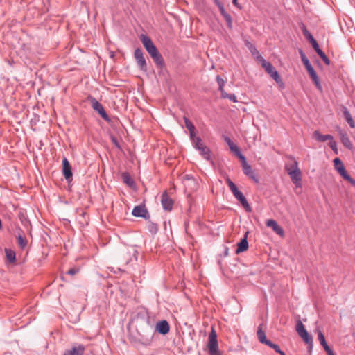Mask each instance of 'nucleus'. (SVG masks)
<instances>
[{"instance_id":"obj_1","label":"nucleus","mask_w":355,"mask_h":355,"mask_svg":"<svg viewBox=\"0 0 355 355\" xmlns=\"http://www.w3.org/2000/svg\"><path fill=\"white\" fill-rule=\"evenodd\" d=\"M140 39L146 50L153 59L155 64L159 67H163L164 64L163 58L153 43L151 39L144 34L141 35Z\"/></svg>"},{"instance_id":"obj_2","label":"nucleus","mask_w":355,"mask_h":355,"mask_svg":"<svg viewBox=\"0 0 355 355\" xmlns=\"http://www.w3.org/2000/svg\"><path fill=\"white\" fill-rule=\"evenodd\" d=\"M301 29L304 37L308 40L310 44L312 45L314 50L316 51L318 55L321 58V59L326 63L327 64H329L330 60L325 55V53L320 49L317 41L313 38V35L310 33V32L306 29L304 24H302Z\"/></svg>"},{"instance_id":"obj_3","label":"nucleus","mask_w":355,"mask_h":355,"mask_svg":"<svg viewBox=\"0 0 355 355\" xmlns=\"http://www.w3.org/2000/svg\"><path fill=\"white\" fill-rule=\"evenodd\" d=\"M334 169L339 173V175L352 186L355 187V180H354L346 170L343 163L339 158L334 159Z\"/></svg>"},{"instance_id":"obj_4","label":"nucleus","mask_w":355,"mask_h":355,"mask_svg":"<svg viewBox=\"0 0 355 355\" xmlns=\"http://www.w3.org/2000/svg\"><path fill=\"white\" fill-rule=\"evenodd\" d=\"M295 330L298 335L308 345L309 349L311 350L313 347L312 336L307 332L303 323L300 320L297 322L295 325Z\"/></svg>"},{"instance_id":"obj_5","label":"nucleus","mask_w":355,"mask_h":355,"mask_svg":"<svg viewBox=\"0 0 355 355\" xmlns=\"http://www.w3.org/2000/svg\"><path fill=\"white\" fill-rule=\"evenodd\" d=\"M208 348L209 355H222L221 352L218 350L217 334L213 328L209 334Z\"/></svg>"},{"instance_id":"obj_6","label":"nucleus","mask_w":355,"mask_h":355,"mask_svg":"<svg viewBox=\"0 0 355 355\" xmlns=\"http://www.w3.org/2000/svg\"><path fill=\"white\" fill-rule=\"evenodd\" d=\"M262 67L277 84L280 85L282 87H284V83L279 73L270 62H264Z\"/></svg>"},{"instance_id":"obj_7","label":"nucleus","mask_w":355,"mask_h":355,"mask_svg":"<svg viewBox=\"0 0 355 355\" xmlns=\"http://www.w3.org/2000/svg\"><path fill=\"white\" fill-rule=\"evenodd\" d=\"M89 101H90L92 107L96 111L105 121H110V119L105 111L103 106L95 98L89 96Z\"/></svg>"},{"instance_id":"obj_8","label":"nucleus","mask_w":355,"mask_h":355,"mask_svg":"<svg viewBox=\"0 0 355 355\" xmlns=\"http://www.w3.org/2000/svg\"><path fill=\"white\" fill-rule=\"evenodd\" d=\"M240 160L242 162V168L244 174L250 178L254 182L258 183L259 182V179L252 170L251 166L247 163L245 157H244V159Z\"/></svg>"},{"instance_id":"obj_9","label":"nucleus","mask_w":355,"mask_h":355,"mask_svg":"<svg viewBox=\"0 0 355 355\" xmlns=\"http://www.w3.org/2000/svg\"><path fill=\"white\" fill-rule=\"evenodd\" d=\"M134 55L139 69L144 71H146L147 64L144 56L143 51L139 48H137L135 51Z\"/></svg>"},{"instance_id":"obj_10","label":"nucleus","mask_w":355,"mask_h":355,"mask_svg":"<svg viewBox=\"0 0 355 355\" xmlns=\"http://www.w3.org/2000/svg\"><path fill=\"white\" fill-rule=\"evenodd\" d=\"M62 173L68 182H71L72 181L73 173L71 171V167L66 157L62 159Z\"/></svg>"},{"instance_id":"obj_11","label":"nucleus","mask_w":355,"mask_h":355,"mask_svg":"<svg viewBox=\"0 0 355 355\" xmlns=\"http://www.w3.org/2000/svg\"><path fill=\"white\" fill-rule=\"evenodd\" d=\"M85 347L83 345L79 344L73 346L69 349L66 350L63 355H84Z\"/></svg>"},{"instance_id":"obj_12","label":"nucleus","mask_w":355,"mask_h":355,"mask_svg":"<svg viewBox=\"0 0 355 355\" xmlns=\"http://www.w3.org/2000/svg\"><path fill=\"white\" fill-rule=\"evenodd\" d=\"M132 214L136 217L148 218L149 217L148 211L144 205L135 206L132 209Z\"/></svg>"},{"instance_id":"obj_13","label":"nucleus","mask_w":355,"mask_h":355,"mask_svg":"<svg viewBox=\"0 0 355 355\" xmlns=\"http://www.w3.org/2000/svg\"><path fill=\"white\" fill-rule=\"evenodd\" d=\"M289 176L296 187H302V173L300 170H295L289 172Z\"/></svg>"},{"instance_id":"obj_14","label":"nucleus","mask_w":355,"mask_h":355,"mask_svg":"<svg viewBox=\"0 0 355 355\" xmlns=\"http://www.w3.org/2000/svg\"><path fill=\"white\" fill-rule=\"evenodd\" d=\"M338 132L340 139L342 144L344 145V146L348 149H352L353 145L347 132L340 128H338Z\"/></svg>"},{"instance_id":"obj_15","label":"nucleus","mask_w":355,"mask_h":355,"mask_svg":"<svg viewBox=\"0 0 355 355\" xmlns=\"http://www.w3.org/2000/svg\"><path fill=\"white\" fill-rule=\"evenodd\" d=\"M338 116L343 117L352 128H355V122L346 107H341L340 111L338 112Z\"/></svg>"},{"instance_id":"obj_16","label":"nucleus","mask_w":355,"mask_h":355,"mask_svg":"<svg viewBox=\"0 0 355 355\" xmlns=\"http://www.w3.org/2000/svg\"><path fill=\"white\" fill-rule=\"evenodd\" d=\"M161 202L164 210H172L173 201L171 198H169L168 193L166 191L162 195Z\"/></svg>"},{"instance_id":"obj_17","label":"nucleus","mask_w":355,"mask_h":355,"mask_svg":"<svg viewBox=\"0 0 355 355\" xmlns=\"http://www.w3.org/2000/svg\"><path fill=\"white\" fill-rule=\"evenodd\" d=\"M266 225L268 227H271L272 230L278 235L283 236L284 232L282 227L273 219H269L266 221Z\"/></svg>"},{"instance_id":"obj_18","label":"nucleus","mask_w":355,"mask_h":355,"mask_svg":"<svg viewBox=\"0 0 355 355\" xmlns=\"http://www.w3.org/2000/svg\"><path fill=\"white\" fill-rule=\"evenodd\" d=\"M315 139L319 141L324 142L327 140H329V146L333 149V137L331 135H322L318 131H315L313 133Z\"/></svg>"},{"instance_id":"obj_19","label":"nucleus","mask_w":355,"mask_h":355,"mask_svg":"<svg viewBox=\"0 0 355 355\" xmlns=\"http://www.w3.org/2000/svg\"><path fill=\"white\" fill-rule=\"evenodd\" d=\"M156 331L161 334L165 335L169 332L170 326L166 320H162L156 324Z\"/></svg>"},{"instance_id":"obj_20","label":"nucleus","mask_w":355,"mask_h":355,"mask_svg":"<svg viewBox=\"0 0 355 355\" xmlns=\"http://www.w3.org/2000/svg\"><path fill=\"white\" fill-rule=\"evenodd\" d=\"M225 142L228 144L230 150L234 153V154L240 159H244V155L241 153L240 149L239 147L234 144L230 138L225 137Z\"/></svg>"},{"instance_id":"obj_21","label":"nucleus","mask_w":355,"mask_h":355,"mask_svg":"<svg viewBox=\"0 0 355 355\" xmlns=\"http://www.w3.org/2000/svg\"><path fill=\"white\" fill-rule=\"evenodd\" d=\"M234 196L241 202V204L245 208L246 211L250 212L252 211V209H251L247 199L243 196L242 192H241L239 191L238 193H236Z\"/></svg>"},{"instance_id":"obj_22","label":"nucleus","mask_w":355,"mask_h":355,"mask_svg":"<svg viewBox=\"0 0 355 355\" xmlns=\"http://www.w3.org/2000/svg\"><path fill=\"white\" fill-rule=\"evenodd\" d=\"M248 235V232L245 233L244 237L241 239L240 242L238 243V247L236 249V253L239 254L240 252H243L248 250V242L247 240Z\"/></svg>"},{"instance_id":"obj_23","label":"nucleus","mask_w":355,"mask_h":355,"mask_svg":"<svg viewBox=\"0 0 355 355\" xmlns=\"http://www.w3.org/2000/svg\"><path fill=\"white\" fill-rule=\"evenodd\" d=\"M318 340L320 341L321 345H322L325 351L327 352L328 355H333V350L327 345L325 340L324 336L321 331H319L318 333Z\"/></svg>"},{"instance_id":"obj_24","label":"nucleus","mask_w":355,"mask_h":355,"mask_svg":"<svg viewBox=\"0 0 355 355\" xmlns=\"http://www.w3.org/2000/svg\"><path fill=\"white\" fill-rule=\"evenodd\" d=\"M307 71H308V73H309L310 78L312 79V80L315 83L316 87L318 89L321 90L322 87H321V85L320 83V80H319V78L318 77V75H317L316 72L315 71L313 67H311V69H309V70H307Z\"/></svg>"},{"instance_id":"obj_25","label":"nucleus","mask_w":355,"mask_h":355,"mask_svg":"<svg viewBox=\"0 0 355 355\" xmlns=\"http://www.w3.org/2000/svg\"><path fill=\"white\" fill-rule=\"evenodd\" d=\"M258 340L260 343H263L265 345H268V342L270 340L266 338V336L265 332L263 331L262 324H260L258 327L257 332Z\"/></svg>"},{"instance_id":"obj_26","label":"nucleus","mask_w":355,"mask_h":355,"mask_svg":"<svg viewBox=\"0 0 355 355\" xmlns=\"http://www.w3.org/2000/svg\"><path fill=\"white\" fill-rule=\"evenodd\" d=\"M290 159L291 162L290 164H286L285 166V170L288 174H289L290 171L300 170L297 162L292 157H290Z\"/></svg>"},{"instance_id":"obj_27","label":"nucleus","mask_w":355,"mask_h":355,"mask_svg":"<svg viewBox=\"0 0 355 355\" xmlns=\"http://www.w3.org/2000/svg\"><path fill=\"white\" fill-rule=\"evenodd\" d=\"M184 120L185 126L189 132L190 137H194V135H196V128H195L194 125L187 117H184Z\"/></svg>"},{"instance_id":"obj_28","label":"nucleus","mask_w":355,"mask_h":355,"mask_svg":"<svg viewBox=\"0 0 355 355\" xmlns=\"http://www.w3.org/2000/svg\"><path fill=\"white\" fill-rule=\"evenodd\" d=\"M190 139L192 141V144H193L194 148L197 150H199L200 148H201L202 147L205 146L204 144V143L202 142L201 138L199 137H197L196 135H195L194 137H190Z\"/></svg>"},{"instance_id":"obj_29","label":"nucleus","mask_w":355,"mask_h":355,"mask_svg":"<svg viewBox=\"0 0 355 355\" xmlns=\"http://www.w3.org/2000/svg\"><path fill=\"white\" fill-rule=\"evenodd\" d=\"M121 176H122V180L125 184H126L129 187H132L134 185V184H135L134 180H132L130 175L128 173H127V172L123 173Z\"/></svg>"},{"instance_id":"obj_30","label":"nucleus","mask_w":355,"mask_h":355,"mask_svg":"<svg viewBox=\"0 0 355 355\" xmlns=\"http://www.w3.org/2000/svg\"><path fill=\"white\" fill-rule=\"evenodd\" d=\"M200 151V155L207 160H209L211 158L210 156V150L206 146H204L198 150Z\"/></svg>"},{"instance_id":"obj_31","label":"nucleus","mask_w":355,"mask_h":355,"mask_svg":"<svg viewBox=\"0 0 355 355\" xmlns=\"http://www.w3.org/2000/svg\"><path fill=\"white\" fill-rule=\"evenodd\" d=\"M6 254L8 260L10 262L15 261V252L10 249H6Z\"/></svg>"},{"instance_id":"obj_32","label":"nucleus","mask_w":355,"mask_h":355,"mask_svg":"<svg viewBox=\"0 0 355 355\" xmlns=\"http://www.w3.org/2000/svg\"><path fill=\"white\" fill-rule=\"evenodd\" d=\"M267 345L268 347H271L272 349H273L277 353L280 354V355H286V354L283 351L281 350V349L278 345L274 344L271 341H270V342H268Z\"/></svg>"},{"instance_id":"obj_33","label":"nucleus","mask_w":355,"mask_h":355,"mask_svg":"<svg viewBox=\"0 0 355 355\" xmlns=\"http://www.w3.org/2000/svg\"><path fill=\"white\" fill-rule=\"evenodd\" d=\"M148 229L150 233L156 234L158 230V227L156 223L149 222L148 224Z\"/></svg>"},{"instance_id":"obj_34","label":"nucleus","mask_w":355,"mask_h":355,"mask_svg":"<svg viewBox=\"0 0 355 355\" xmlns=\"http://www.w3.org/2000/svg\"><path fill=\"white\" fill-rule=\"evenodd\" d=\"M224 19L226 21L227 26L229 28H232V18L230 14H226L224 16H223Z\"/></svg>"},{"instance_id":"obj_35","label":"nucleus","mask_w":355,"mask_h":355,"mask_svg":"<svg viewBox=\"0 0 355 355\" xmlns=\"http://www.w3.org/2000/svg\"><path fill=\"white\" fill-rule=\"evenodd\" d=\"M18 244L21 248H24L27 245V240L22 236L19 235L17 237Z\"/></svg>"},{"instance_id":"obj_36","label":"nucleus","mask_w":355,"mask_h":355,"mask_svg":"<svg viewBox=\"0 0 355 355\" xmlns=\"http://www.w3.org/2000/svg\"><path fill=\"white\" fill-rule=\"evenodd\" d=\"M299 53H300V57H301V60H302V62L303 63V64L305 66L306 64H308L309 63H310L309 59L307 58V57L305 55V54L304 53V52L302 51V50H300L299 51Z\"/></svg>"},{"instance_id":"obj_37","label":"nucleus","mask_w":355,"mask_h":355,"mask_svg":"<svg viewBox=\"0 0 355 355\" xmlns=\"http://www.w3.org/2000/svg\"><path fill=\"white\" fill-rule=\"evenodd\" d=\"M216 81H217V83L218 85V89L219 90H222V88H223V87L225 85L224 80L222 78H220V76H217Z\"/></svg>"},{"instance_id":"obj_38","label":"nucleus","mask_w":355,"mask_h":355,"mask_svg":"<svg viewBox=\"0 0 355 355\" xmlns=\"http://www.w3.org/2000/svg\"><path fill=\"white\" fill-rule=\"evenodd\" d=\"M79 270L78 268H72L67 271V274L69 275H74L78 273Z\"/></svg>"},{"instance_id":"obj_39","label":"nucleus","mask_w":355,"mask_h":355,"mask_svg":"<svg viewBox=\"0 0 355 355\" xmlns=\"http://www.w3.org/2000/svg\"><path fill=\"white\" fill-rule=\"evenodd\" d=\"M257 60L261 63V66H263L264 62H268L261 55L258 54L257 56Z\"/></svg>"},{"instance_id":"obj_40","label":"nucleus","mask_w":355,"mask_h":355,"mask_svg":"<svg viewBox=\"0 0 355 355\" xmlns=\"http://www.w3.org/2000/svg\"><path fill=\"white\" fill-rule=\"evenodd\" d=\"M227 98L230 99V101H232L234 103L238 101L236 99V96L234 94H228Z\"/></svg>"},{"instance_id":"obj_41","label":"nucleus","mask_w":355,"mask_h":355,"mask_svg":"<svg viewBox=\"0 0 355 355\" xmlns=\"http://www.w3.org/2000/svg\"><path fill=\"white\" fill-rule=\"evenodd\" d=\"M226 182H227V184L230 189L236 187V184L230 178H227Z\"/></svg>"},{"instance_id":"obj_42","label":"nucleus","mask_w":355,"mask_h":355,"mask_svg":"<svg viewBox=\"0 0 355 355\" xmlns=\"http://www.w3.org/2000/svg\"><path fill=\"white\" fill-rule=\"evenodd\" d=\"M218 9L222 16H224L225 15L227 14V12L225 10L224 5L222 7L219 8Z\"/></svg>"},{"instance_id":"obj_43","label":"nucleus","mask_w":355,"mask_h":355,"mask_svg":"<svg viewBox=\"0 0 355 355\" xmlns=\"http://www.w3.org/2000/svg\"><path fill=\"white\" fill-rule=\"evenodd\" d=\"M249 49L252 54H254L255 53L259 54V52L257 51L256 48L254 46H252V44H250V46H249Z\"/></svg>"},{"instance_id":"obj_44","label":"nucleus","mask_w":355,"mask_h":355,"mask_svg":"<svg viewBox=\"0 0 355 355\" xmlns=\"http://www.w3.org/2000/svg\"><path fill=\"white\" fill-rule=\"evenodd\" d=\"M219 91L221 92V97L223 98H227L228 94L225 92L223 88H222V90H219Z\"/></svg>"},{"instance_id":"obj_45","label":"nucleus","mask_w":355,"mask_h":355,"mask_svg":"<svg viewBox=\"0 0 355 355\" xmlns=\"http://www.w3.org/2000/svg\"><path fill=\"white\" fill-rule=\"evenodd\" d=\"M214 2L218 6V8L224 5L220 0H214Z\"/></svg>"},{"instance_id":"obj_46","label":"nucleus","mask_w":355,"mask_h":355,"mask_svg":"<svg viewBox=\"0 0 355 355\" xmlns=\"http://www.w3.org/2000/svg\"><path fill=\"white\" fill-rule=\"evenodd\" d=\"M230 191H232V194L234 196L236 193H238L239 191V190L238 189L237 187H234V188H232L230 189Z\"/></svg>"},{"instance_id":"obj_47","label":"nucleus","mask_w":355,"mask_h":355,"mask_svg":"<svg viewBox=\"0 0 355 355\" xmlns=\"http://www.w3.org/2000/svg\"><path fill=\"white\" fill-rule=\"evenodd\" d=\"M306 69V70H309V69H311L312 67V65L311 64V63H309L308 64L305 65L304 66Z\"/></svg>"},{"instance_id":"obj_48","label":"nucleus","mask_w":355,"mask_h":355,"mask_svg":"<svg viewBox=\"0 0 355 355\" xmlns=\"http://www.w3.org/2000/svg\"><path fill=\"white\" fill-rule=\"evenodd\" d=\"M112 141L114 143V144H115L116 146L119 147V144H118V142H117V141H116V139L115 138H113V139H112Z\"/></svg>"},{"instance_id":"obj_49","label":"nucleus","mask_w":355,"mask_h":355,"mask_svg":"<svg viewBox=\"0 0 355 355\" xmlns=\"http://www.w3.org/2000/svg\"><path fill=\"white\" fill-rule=\"evenodd\" d=\"M232 3H233V5H234L235 6H237V0H233V1H232Z\"/></svg>"},{"instance_id":"obj_50","label":"nucleus","mask_w":355,"mask_h":355,"mask_svg":"<svg viewBox=\"0 0 355 355\" xmlns=\"http://www.w3.org/2000/svg\"><path fill=\"white\" fill-rule=\"evenodd\" d=\"M334 153H337V149L336 148L335 146H334Z\"/></svg>"}]
</instances>
